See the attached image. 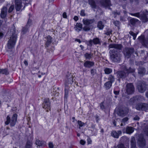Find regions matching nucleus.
Wrapping results in <instances>:
<instances>
[{
	"mask_svg": "<svg viewBox=\"0 0 148 148\" xmlns=\"http://www.w3.org/2000/svg\"><path fill=\"white\" fill-rule=\"evenodd\" d=\"M87 143L88 144H91L92 143V141L90 138H88L87 139Z\"/></svg>",
	"mask_w": 148,
	"mask_h": 148,
	"instance_id": "57",
	"label": "nucleus"
},
{
	"mask_svg": "<svg viewBox=\"0 0 148 148\" xmlns=\"http://www.w3.org/2000/svg\"><path fill=\"white\" fill-rule=\"evenodd\" d=\"M134 131V129L133 127H127L126 129V133L128 134H131Z\"/></svg>",
	"mask_w": 148,
	"mask_h": 148,
	"instance_id": "26",
	"label": "nucleus"
},
{
	"mask_svg": "<svg viewBox=\"0 0 148 148\" xmlns=\"http://www.w3.org/2000/svg\"><path fill=\"white\" fill-rule=\"evenodd\" d=\"M119 114L121 116H125V113L123 110H120L119 111Z\"/></svg>",
	"mask_w": 148,
	"mask_h": 148,
	"instance_id": "50",
	"label": "nucleus"
},
{
	"mask_svg": "<svg viewBox=\"0 0 148 148\" xmlns=\"http://www.w3.org/2000/svg\"><path fill=\"white\" fill-rule=\"evenodd\" d=\"M129 2L131 4L137 5L139 3V0H129Z\"/></svg>",
	"mask_w": 148,
	"mask_h": 148,
	"instance_id": "37",
	"label": "nucleus"
},
{
	"mask_svg": "<svg viewBox=\"0 0 148 148\" xmlns=\"http://www.w3.org/2000/svg\"><path fill=\"white\" fill-rule=\"evenodd\" d=\"M120 90L118 87H116L114 89V93L115 95H118L119 93Z\"/></svg>",
	"mask_w": 148,
	"mask_h": 148,
	"instance_id": "41",
	"label": "nucleus"
},
{
	"mask_svg": "<svg viewBox=\"0 0 148 148\" xmlns=\"http://www.w3.org/2000/svg\"><path fill=\"white\" fill-rule=\"evenodd\" d=\"M130 101L131 102H132L133 103H135L138 102V99H137V97L136 96L134 97H133L132 98L130 99Z\"/></svg>",
	"mask_w": 148,
	"mask_h": 148,
	"instance_id": "39",
	"label": "nucleus"
},
{
	"mask_svg": "<svg viewBox=\"0 0 148 148\" xmlns=\"http://www.w3.org/2000/svg\"><path fill=\"white\" fill-rule=\"evenodd\" d=\"M137 86L138 91L140 93H143L146 89V85L144 82L138 81Z\"/></svg>",
	"mask_w": 148,
	"mask_h": 148,
	"instance_id": "6",
	"label": "nucleus"
},
{
	"mask_svg": "<svg viewBox=\"0 0 148 148\" xmlns=\"http://www.w3.org/2000/svg\"><path fill=\"white\" fill-rule=\"evenodd\" d=\"M130 101L131 102H132L133 103H135L138 102V99H137V97L136 96L134 97H133L132 98L130 99Z\"/></svg>",
	"mask_w": 148,
	"mask_h": 148,
	"instance_id": "38",
	"label": "nucleus"
},
{
	"mask_svg": "<svg viewBox=\"0 0 148 148\" xmlns=\"http://www.w3.org/2000/svg\"><path fill=\"white\" fill-rule=\"evenodd\" d=\"M140 15L139 18L143 23H146L148 21L147 15H148V11L146 10H144L140 12Z\"/></svg>",
	"mask_w": 148,
	"mask_h": 148,
	"instance_id": "9",
	"label": "nucleus"
},
{
	"mask_svg": "<svg viewBox=\"0 0 148 148\" xmlns=\"http://www.w3.org/2000/svg\"><path fill=\"white\" fill-rule=\"evenodd\" d=\"M100 3L101 6L104 7L110 6L111 5L110 0H101Z\"/></svg>",
	"mask_w": 148,
	"mask_h": 148,
	"instance_id": "18",
	"label": "nucleus"
},
{
	"mask_svg": "<svg viewBox=\"0 0 148 148\" xmlns=\"http://www.w3.org/2000/svg\"><path fill=\"white\" fill-rule=\"evenodd\" d=\"M15 8L16 11L20 10L22 7V1L21 0H15Z\"/></svg>",
	"mask_w": 148,
	"mask_h": 148,
	"instance_id": "19",
	"label": "nucleus"
},
{
	"mask_svg": "<svg viewBox=\"0 0 148 148\" xmlns=\"http://www.w3.org/2000/svg\"><path fill=\"white\" fill-rule=\"evenodd\" d=\"M32 143L29 140H28L26 144L25 148H32Z\"/></svg>",
	"mask_w": 148,
	"mask_h": 148,
	"instance_id": "34",
	"label": "nucleus"
},
{
	"mask_svg": "<svg viewBox=\"0 0 148 148\" xmlns=\"http://www.w3.org/2000/svg\"><path fill=\"white\" fill-rule=\"evenodd\" d=\"M9 73L8 72V70L7 69H0V74H7Z\"/></svg>",
	"mask_w": 148,
	"mask_h": 148,
	"instance_id": "35",
	"label": "nucleus"
},
{
	"mask_svg": "<svg viewBox=\"0 0 148 148\" xmlns=\"http://www.w3.org/2000/svg\"><path fill=\"white\" fill-rule=\"evenodd\" d=\"M36 144L38 146H44V142L42 141H40L38 140H37L36 142Z\"/></svg>",
	"mask_w": 148,
	"mask_h": 148,
	"instance_id": "30",
	"label": "nucleus"
},
{
	"mask_svg": "<svg viewBox=\"0 0 148 148\" xmlns=\"http://www.w3.org/2000/svg\"><path fill=\"white\" fill-rule=\"evenodd\" d=\"M126 91L128 95H131L134 93V87L132 83H128L126 85Z\"/></svg>",
	"mask_w": 148,
	"mask_h": 148,
	"instance_id": "12",
	"label": "nucleus"
},
{
	"mask_svg": "<svg viewBox=\"0 0 148 148\" xmlns=\"http://www.w3.org/2000/svg\"><path fill=\"white\" fill-rule=\"evenodd\" d=\"M137 143L139 146L142 148H143L145 145V140L143 136H140L139 137Z\"/></svg>",
	"mask_w": 148,
	"mask_h": 148,
	"instance_id": "15",
	"label": "nucleus"
},
{
	"mask_svg": "<svg viewBox=\"0 0 148 148\" xmlns=\"http://www.w3.org/2000/svg\"><path fill=\"white\" fill-rule=\"evenodd\" d=\"M10 95L9 93L5 90H3L1 92L0 94L1 96L6 101H8V99H9Z\"/></svg>",
	"mask_w": 148,
	"mask_h": 148,
	"instance_id": "13",
	"label": "nucleus"
},
{
	"mask_svg": "<svg viewBox=\"0 0 148 148\" xmlns=\"http://www.w3.org/2000/svg\"><path fill=\"white\" fill-rule=\"evenodd\" d=\"M49 148H53L54 146L52 142H50L49 143Z\"/></svg>",
	"mask_w": 148,
	"mask_h": 148,
	"instance_id": "55",
	"label": "nucleus"
},
{
	"mask_svg": "<svg viewBox=\"0 0 148 148\" xmlns=\"http://www.w3.org/2000/svg\"><path fill=\"white\" fill-rule=\"evenodd\" d=\"M72 75H67L66 82L65 84V87L67 86L69 84H71L73 82Z\"/></svg>",
	"mask_w": 148,
	"mask_h": 148,
	"instance_id": "14",
	"label": "nucleus"
},
{
	"mask_svg": "<svg viewBox=\"0 0 148 148\" xmlns=\"http://www.w3.org/2000/svg\"><path fill=\"white\" fill-rule=\"evenodd\" d=\"M11 32H12V35L10 37L7 43V47L9 49H12L14 48L17 38L16 35L15 34L16 32L15 27L14 26L12 27V31Z\"/></svg>",
	"mask_w": 148,
	"mask_h": 148,
	"instance_id": "3",
	"label": "nucleus"
},
{
	"mask_svg": "<svg viewBox=\"0 0 148 148\" xmlns=\"http://www.w3.org/2000/svg\"><path fill=\"white\" fill-rule=\"evenodd\" d=\"M80 143L81 145H84L85 144L86 142L84 140H81L80 141Z\"/></svg>",
	"mask_w": 148,
	"mask_h": 148,
	"instance_id": "58",
	"label": "nucleus"
},
{
	"mask_svg": "<svg viewBox=\"0 0 148 148\" xmlns=\"http://www.w3.org/2000/svg\"><path fill=\"white\" fill-rule=\"evenodd\" d=\"M140 118L138 116H136L134 118V120L136 121H138Z\"/></svg>",
	"mask_w": 148,
	"mask_h": 148,
	"instance_id": "59",
	"label": "nucleus"
},
{
	"mask_svg": "<svg viewBox=\"0 0 148 148\" xmlns=\"http://www.w3.org/2000/svg\"><path fill=\"white\" fill-rule=\"evenodd\" d=\"M63 17L64 18H66L67 16L66 15V12H64L62 14Z\"/></svg>",
	"mask_w": 148,
	"mask_h": 148,
	"instance_id": "63",
	"label": "nucleus"
},
{
	"mask_svg": "<svg viewBox=\"0 0 148 148\" xmlns=\"http://www.w3.org/2000/svg\"><path fill=\"white\" fill-rule=\"evenodd\" d=\"M139 20L135 18H132L130 19L129 21L130 23L132 25H134Z\"/></svg>",
	"mask_w": 148,
	"mask_h": 148,
	"instance_id": "29",
	"label": "nucleus"
},
{
	"mask_svg": "<svg viewBox=\"0 0 148 148\" xmlns=\"http://www.w3.org/2000/svg\"><path fill=\"white\" fill-rule=\"evenodd\" d=\"M92 43H93V40H90L86 42V44L90 46H92Z\"/></svg>",
	"mask_w": 148,
	"mask_h": 148,
	"instance_id": "45",
	"label": "nucleus"
},
{
	"mask_svg": "<svg viewBox=\"0 0 148 148\" xmlns=\"http://www.w3.org/2000/svg\"><path fill=\"white\" fill-rule=\"evenodd\" d=\"M95 21V19L94 18L92 19H84L82 20V22L85 26L82 28V24L80 23H77L74 27V28L75 30L77 32L81 31L82 29L84 31H88L91 29H92L93 28V26L91 24Z\"/></svg>",
	"mask_w": 148,
	"mask_h": 148,
	"instance_id": "1",
	"label": "nucleus"
},
{
	"mask_svg": "<svg viewBox=\"0 0 148 148\" xmlns=\"http://www.w3.org/2000/svg\"><path fill=\"white\" fill-rule=\"evenodd\" d=\"M112 69L109 68H106L104 69V71L106 74H110L112 72Z\"/></svg>",
	"mask_w": 148,
	"mask_h": 148,
	"instance_id": "40",
	"label": "nucleus"
},
{
	"mask_svg": "<svg viewBox=\"0 0 148 148\" xmlns=\"http://www.w3.org/2000/svg\"><path fill=\"white\" fill-rule=\"evenodd\" d=\"M145 132L147 135L148 136V126H146V127Z\"/></svg>",
	"mask_w": 148,
	"mask_h": 148,
	"instance_id": "64",
	"label": "nucleus"
},
{
	"mask_svg": "<svg viewBox=\"0 0 148 148\" xmlns=\"http://www.w3.org/2000/svg\"><path fill=\"white\" fill-rule=\"evenodd\" d=\"M42 108L45 110L47 112H48V110H51V103L49 99L45 98L44 99L42 103Z\"/></svg>",
	"mask_w": 148,
	"mask_h": 148,
	"instance_id": "7",
	"label": "nucleus"
},
{
	"mask_svg": "<svg viewBox=\"0 0 148 148\" xmlns=\"http://www.w3.org/2000/svg\"><path fill=\"white\" fill-rule=\"evenodd\" d=\"M135 107L137 110L146 111L148 110V103H138L136 106Z\"/></svg>",
	"mask_w": 148,
	"mask_h": 148,
	"instance_id": "8",
	"label": "nucleus"
},
{
	"mask_svg": "<svg viewBox=\"0 0 148 148\" xmlns=\"http://www.w3.org/2000/svg\"><path fill=\"white\" fill-rule=\"evenodd\" d=\"M95 63L93 62L88 60L86 61L84 63V66L86 68H90L94 65Z\"/></svg>",
	"mask_w": 148,
	"mask_h": 148,
	"instance_id": "21",
	"label": "nucleus"
},
{
	"mask_svg": "<svg viewBox=\"0 0 148 148\" xmlns=\"http://www.w3.org/2000/svg\"><path fill=\"white\" fill-rule=\"evenodd\" d=\"M32 20L29 18L28 20L26 26L29 27L30 26L32 25Z\"/></svg>",
	"mask_w": 148,
	"mask_h": 148,
	"instance_id": "44",
	"label": "nucleus"
},
{
	"mask_svg": "<svg viewBox=\"0 0 148 148\" xmlns=\"http://www.w3.org/2000/svg\"><path fill=\"white\" fill-rule=\"evenodd\" d=\"M14 5H12L9 8L8 10V12L10 13L12 12V11L14 9Z\"/></svg>",
	"mask_w": 148,
	"mask_h": 148,
	"instance_id": "47",
	"label": "nucleus"
},
{
	"mask_svg": "<svg viewBox=\"0 0 148 148\" xmlns=\"http://www.w3.org/2000/svg\"><path fill=\"white\" fill-rule=\"evenodd\" d=\"M7 8L6 7H3L1 9L0 17L2 19L5 18L7 16Z\"/></svg>",
	"mask_w": 148,
	"mask_h": 148,
	"instance_id": "17",
	"label": "nucleus"
},
{
	"mask_svg": "<svg viewBox=\"0 0 148 148\" xmlns=\"http://www.w3.org/2000/svg\"><path fill=\"white\" fill-rule=\"evenodd\" d=\"M93 43L95 45L99 44L100 45L101 41L100 39L98 38H94L93 40Z\"/></svg>",
	"mask_w": 148,
	"mask_h": 148,
	"instance_id": "25",
	"label": "nucleus"
},
{
	"mask_svg": "<svg viewBox=\"0 0 148 148\" xmlns=\"http://www.w3.org/2000/svg\"><path fill=\"white\" fill-rule=\"evenodd\" d=\"M80 15L82 16H85L86 14L85 13V10H81L80 12Z\"/></svg>",
	"mask_w": 148,
	"mask_h": 148,
	"instance_id": "51",
	"label": "nucleus"
},
{
	"mask_svg": "<svg viewBox=\"0 0 148 148\" xmlns=\"http://www.w3.org/2000/svg\"><path fill=\"white\" fill-rule=\"evenodd\" d=\"M100 109L103 110L105 109V106L103 104V102H101L100 104Z\"/></svg>",
	"mask_w": 148,
	"mask_h": 148,
	"instance_id": "48",
	"label": "nucleus"
},
{
	"mask_svg": "<svg viewBox=\"0 0 148 148\" xmlns=\"http://www.w3.org/2000/svg\"><path fill=\"white\" fill-rule=\"evenodd\" d=\"M88 3L92 8L94 9L96 8L97 5L94 0H88Z\"/></svg>",
	"mask_w": 148,
	"mask_h": 148,
	"instance_id": "22",
	"label": "nucleus"
},
{
	"mask_svg": "<svg viewBox=\"0 0 148 148\" xmlns=\"http://www.w3.org/2000/svg\"><path fill=\"white\" fill-rule=\"evenodd\" d=\"M130 34L133 37V39L135 40L136 39L137 34L134 33V32L132 31H130L129 32Z\"/></svg>",
	"mask_w": 148,
	"mask_h": 148,
	"instance_id": "46",
	"label": "nucleus"
},
{
	"mask_svg": "<svg viewBox=\"0 0 148 148\" xmlns=\"http://www.w3.org/2000/svg\"><path fill=\"white\" fill-rule=\"evenodd\" d=\"M128 119L127 117H125L123 118L122 119V122L123 123H125L128 121Z\"/></svg>",
	"mask_w": 148,
	"mask_h": 148,
	"instance_id": "61",
	"label": "nucleus"
},
{
	"mask_svg": "<svg viewBox=\"0 0 148 148\" xmlns=\"http://www.w3.org/2000/svg\"><path fill=\"white\" fill-rule=\"evenodd\" d=\"M134 52V49L133 48H125L124 51V54L127 58L131 57V55Z\"/></svg>",
	"mask_w": 148,
	"mask_h": 148,
	"instance_id": "10",
	"label": "nucleus"
},
{
	"mask_svg": "<svg viewBox=\"0 0 148 148\" xmlns=\"http://www.w3.org/2000/svg\"><path fill=\"white\" fill-rule=\"evenodd\" d=\"M138 39L143 46H148V35L145 38L144 35H142L138 37Z\"/></svg>",
	"mask_w": 148,
	"mask_h": 148,
	"instance_id": "11",
	"label": "nucleus"
},
{
	"mask_svg": "<svg viewBox=\"0 0 148 148\" xmlns=\"http://www.w3.org/2000/svg\"><path fill=\"white\" fill-rule=\"evenodd\" d=\"M91 73L92 74H94L96 73V70L95 69H92L91 70Z\"/></svg>",
	"mask_w": 148,
	"mask_h": 148,
	"instance_id": "60",
	"label": "nucleus"
},
{
	"mask_svg": "<svg viewBox=\"0 0 148 148\" xmlns=\"http://www.w3.org/2000/svg\"><path fill=\"white\" fill-rule=\"evenodd\" d=\"M112 31L111 30H108L105 33V34L107 35H110L112 34Z\"/></svg>",
	"mask_w": 148,
	"mask_h": 148,
	"instance_id": "53",
	"label": "nucleus"
},
{
	"mask_svg": "<svg viewBox=\"0 0 148 148\" xmlns=\"http://www.w3.org/2000/svg\"><path fill=\"white\" fill-rule=\"evenodd\" d=\"M110 48L113 49L110 51V59L113 62H119L121 60V56L119 53V50L121 49L122 45L120 44H112L110 45Z\"/></svg>",
	"mask_w": 148,
	"mask_h": 148,
	"instance_id": "2",
	"label": "nucleus"
},
{
	"mask_svg": "<svg viewBox=\"0 0 148 148\" xmlns=\"http://www.w3.org/2000/svg\"><path fill=\"white\" fill-rule=\"evenodd\" d=\"M29 27L25 26L23 28L22 30V33L23 34H25L27 32H28Z\"/></svg>",
	"mask_w": 148,
	"mask_h": 148,
	"instance_id": "32",
	"label": "nucleus"
},
{
	"mask_svg": "<svg viewBox=\"0 0 148 148\" xmlns=\"http://www.w3.org/2000/svg\"><path fill=\"white\" fill-rule=\"evenodd\" d=\"M104 25L101 21H99L98 22L97 25V27L99 29L102 30L103 28Z\"/></svg>",
	"mask_w": 148,
	"mask_h": 148,
	"instance_id": "27",
	"label": "nucleus"
},
{
	"mask_svg": "<svg viewBox=\"0 0 148 148\" xmlns=\"http://www.w3.org/2000/svg\"><path fill=\"white\" fill-rule=\"evenodd\" d=\"M45 47H48L51 45L52 42V38L49 35H48L45 37Z\"/></svg>",
	"mask_w": 148,
	"mask_h": 148,
	"instance_id": "16",
	"label": "nucleus"
},
{
	"mask_svg": "<svg viewBox=\"0 0 148 148\" xmlns=\"http://www.w3.org/2000/svg\"><path fill=\"white\" fill-rule=\"evenodd\" d=\"M68 94L69 93L68 90H67L66 89H65V94L64 96V98H66V99L67 98Z\"/></svg>",
	"mask_w": 148,
	"mask_h": 148,
	"instance_id": "49",
	"label": "nucleus"
},
{
	"mask_svg": "<svg viewBox=\"0 0 148 148\" xmlns=\"http://www.w3.org/2000/svg\"><path fill=\"white\" fill-rule=\"evenodd\" d=\"M77 123L78 125H79V129H80L81 127L85 126V123L80 120L78 121Z\"/></svg>",
	"mask_w": 148,
	"mask_h": 148,
	"instance_id": "36",
	"label": "nucleus"
},
{
	"mask_svg": "<svg viewBox=\"0 0 148 148\" xmlns=\"http://www.w3.org/2000/svg\"><path fill=\"white\" fill-rule=\"evenodd\" d=\"M120 22L119 21H116L114 22V24L116 26H118L119 25Z\"/></svg>",
	"mask_w": 148,
	"mask_h": 148,
	"instance_id": "54",
	"label": "nucleus"
},
{
	"mask_svg": "<svg viewBox=\"0 0 148 148\" xmlns=\"http://www.w3.org/2000/svg\"><path fill=\"white\" fill-rule=\"evenodd\" d=\"M89 128H90V130L91 132V135L96 136L97 135V130L95 127V125L92 124Z\"/></svg>",
	"mask_w": 148,
	"mask_h": 148,
	"instance_id": "20",
	"label": "nucleus"
},
{
	"mask_svg": "<svg viewBox=\"0 0 148 148\" xmlns=\"http://www.w3.org/2000/svg\"><path fill=\"white\" fill-rule=\"evenodd\" d=\"M93 54L86 53L84 55V56L86 59L90 60L93 57Z\"/></svg>",
	"mask_w": 148,
	"mask_h": 148,
	"instance_id": "24",
	"label": "nucleus"
},
{
	"mask_svg": "<svg viewBox=\"0 0 148 148\" xmlns=\"http://www.w3.org/2000/svg\"><path fill=\"white\" fill-rule=\"evenodd\" d=\"M73 19L75 21H76L78 20V17L76 16H75L73 18Z\"/></svg>",
	"mask_w": 148,
	"mask_h": 148,
	"instance_id": "62",
	"label": "nucleus"
},
{
	"mask_svg": "<svg viewBox=\"0 0 148 148\" xmlns=\"http://www.w3.org/2000/svg\"><path fill=\"white\" fill-rule=\"evenodd\" d=\"M119 75V77L120 78H125L126 77V75Z\"/></svg>",
	"mask_w": 148,
	"mask_h": 148,
	"instance_id": "56",
	"label": "nucleus"
},
{
	"mask_svg": "<svg viewBox=\"0 0 148 148\" xmlns=\"http://www.w3.org/2000/svg\"><path fill=\"white\" fill-rule=\"evenodd\" d=\"M136 97L138 101H143L145 100L143 96L141 95H137Z\"/></svg>",
	"mask_w": 148,
	"mask_h": 148,
	"instance_id": "42",
	"label": "nucleus"
},
{
	"mask_svg": "<svg viewBox=\"0 0 148 148\" xmlns=\"http://www.w3.org/2000/svg\"><path fill=\"white\" fill-rule=\"evenodd\" d=\"M118 148H126L125 147L124 144L122 143H121L117 145Z\"/></svg>",
	"mask_w": 148,
	"mask_h": 148,
	"instance_id": "52",
	"label": "nucleus"
},
{
	"mask_svg": "<svg viewBox=\"0 0 148 148\" xmlns=\"http://www.w3.org/2000/svg\"><path fill=\"white\" fill-rule=\"evenodd\" d=\"M138 70L139 74H144L146 71L145 69L143 67H140Z\"/></svg>",
	"mask_w": 148,
	"mask_h": 148,
	"instance_id": "28",
	"label": "nucleus"
},
{
	"mask_svg": "<svg viewBox=\"0 0 148 148\" xmlns=\"http://www.w3.org/2000/svg\"><path fill=\"white\" fill-rule=\"evenodd\" d=\"M130 14L132 16H135L139 18L140 16V13L138 12L135 13H130Z\"/></svg>",
	"mask_w": 148,
	"mask_h": 148,
	"instance_id": "43",
	"label": "nucleus"
},
{
	"mask_svg": "<svg viewBox=\"0 0 148 148\" xmlns=\"http://www.w3.org/2000/svg\"><path fill=\"white\" fill-rule=\"evenodd\" d=\"M130 142L131 148H136V143L134 137H133L131 138Z\"/></svg>",
	"mask_w": 148,
	"mask_h": 148,
	"instance_id": "23",
	"label": "nucleus"
},
{
	"mask_svg": "<svg viewBox=\"0 0 148 148\" xmlns=\"http://www.w3.org/2000/svg\"><path fill=\"white\" fill-rule=\"evenodd\" d=\"M126 71L127 73H133L135 72V69L131 67H129L128 69H126Z\"/></svg>",
	"mask_w": 148,
	"mask_h": 148,
	"instance_id": "33",
	"label": "nucleus"
},
{
	"mask_svg": "<svg viewBox=\"0 0 148 148\" xmlns=\"http://www.w3.org/2000/svg\"><path fill=\"white\" fill-rule=\"evenodd\" d=\"M108 79L109 81L106 82L103 86L106 90H108L111 88L112 86V83L114 81V77L112 75L109 76Z\"/></svg>",
	"mask_w": 148,
	"mask_h": 148,
	"instance_id": "5",
	"label": "nucleus"
},
{
	"mask_svg": "<svg viewBox=\"0 0 148 148\" xmlns=\"http://www.w3.org/2000/svg\"><path fill=\"white\" fill-rule=\"evenodd\" d=\"M17 115L16 114H14L12 117L11 121V119L10 116L8 115L6 117V120L5 122V124L6 125H8L10 123L11 127L14 126L16 125L17 121Z\"/></svg>",
	"mask_w": 148,
	"mask_h": 148,
	"instance_id": "4",
	"label": "nucleus"
},
{
	"mask_svg": "<svg viewBox=\"0 0 148 148\" xmlns=\"http://www.w3.org/2000/svg\"><path fill=\"white\" fill-rule=\"evenodd\" d=\"M111 135L114 138H118L119 137L118 134L116 131H112L111 132Z\"/></svg>",
	"mask_w": 148,
	"mask_h": 148,
	"instance_id": "31",
	"label": "nucleus"
}]
</instances>
